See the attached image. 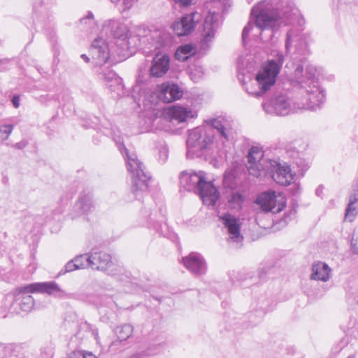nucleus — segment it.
Returning <instances> with one entry per match:
<instances>
[{
	"mask_svg": "<svg viewBox=\"0 0 358 358\" xmlns=\"http://www.w3.org/2000/svg\"><path fill=\"white\" fill-rule=\"evenodd\" d=\"M296 41V54L303 55L296 62L291 84L296 88L294 100H291L284 91H275L271 96L264 101L262 106L266 113L276 116H286L298 110H317L325 102V90L321 87L315 76L316 68L309 64L305 55L309 52L306 43L290 29L287 31L285 40L286 52H289L292 43Z\"/></svg>",
	"mask_w": 358,
	"mask_h": 358,
	"instance_id": "1",
	"label": "nucleus"
},
{
	"mask_svg": "<svg viewBox=\"0 0 358 358\" xmlns=\"http://www.w3.org/2000/svg\"><path fill=\"white\" fill-rule=\"evenodd\" d=\"M208 127H196L189 131L187 139V157L188 158H201L206 161L214 158L212 149L214 130L220 139L224 143L229 141L233 136L232 120L225 116H218L206 121Z\"/></svg>",
	"mask_w": 358,
	"mask_h": 358,
	"instance_id": "2",
	"label": "nucleus"
},
{
	"mask_svg": "<svg viewBox=\"0 0 358 358\" xmlns=\"http://www.w3.org/2000/svg\"><path fill=\"white\" fill-rule=\"evenodd\" d=\"M250 16L262 31L271 30V36L280 27L301 24L300 13L292 2L281 0H262L251 9Z\"/></svg>",
	"mask_w": 358,
	"mask_h": 358,
	"instance_id": "3",
	"label": "nucleus"
},
{
	"mask_svg": "<svg viewBox=\"0 0 358 358\" xmlns=\"http://www.w3.org/2000/svg\"><path fill=\"white\" fill-rule=\"evenodd\" d=\"M32 293L47 294L59 299L70 297V294L55 281L33 282L17 287L12 294L6 295V301L11 302L8 310L15 313H19L20 310L29 312L34 305V300L29 294Z\"/></svg>",
	"mask_w": 358,
	"mask_h": 358,
	"instance_id": "4",
	"label": "nucleus"
},
{
	"mask_svg": "<svg viewBox=\"0 0 358 358\" xmlns=\"http://www.w3.org/2000/svg\"><path fill=\"white\" fill-rule=\"evenodd\" d=\"M90 52L94 71L111 91L120 94L123 90L122 79L109 66H105L110 57L108 43L103 38H97L92 43Z\"/></svg>",
	"mask_w": 358,
	"mask_h": 358,
	"instance_id": "5",
	"label": "nucleus"
},
{
	"mask_svg": "<svg viewBox=\"0 0 358 358\" xmlns=\"http://www.w3.org/2000/svg\"><path fill=\"white\" fill-rule=\"evenodd\" d=\"M180 187L192 192L201 197L203 203L208 206H215L220 194L212 181H208L203 171H182L180 177Z\"/></svg>",
	"mask_w": 358,
	"mask_h": 358,
	"instance_id": "6",
	"label": "nucleus"
},
{
	"mask_svg": "<svg viewBox=\"0 0 358 358\" xmlns=\"http://www.w3.org/2000/svg\"><path fill=\"white\" fill-rule=\"evenodd\" d=\"M116 145L124 157L127 170L132 175L131 192L138 200H141L143 194L148 189L151 176L145 171V166L134 152H129L120 138L115 140Z\"/></svg>",
	"mask_w": 358,
	"mask_h": 358,
	"instance_id": "7",
	"label": "nucleus"
},
{
	"mask_svg": "<svg viewBox=\"0 0 358 358\" xmlns=\"http://www.w3.org/2000/svg\"><path fill=\"white\" fill-rule=\"evenodd\" d=\"M278 76V74L275 73L273 69L263 64L255 76L257 88L255 90L247 88L248 93L256 98L263 96L271 87L274 86Z\"/></svg>",
	"mask_w": 358,
	"mask_h": 358,
	"instance_id": "8",
	"label": "nucleus"
},
{
	"mask_svg": "<svg viewBox=\"0 0 358 358\" xmlns=\"http://www.w3.org/2000/svg\"><path fill=\"white\" fill-rule=\"evenodd\" d=\"M255 203L261 206L263 210L278 213L286 206V201L283 197L278 199L274 191L264 192L260 194Z\"/></svg>",
	"mask_w": 358,
	"mask_h": 358,
	"instance_id": "9",
	"label": "nucleus"
},
{
	"mask_svg": "<svg viewBox=\"0 0 358 358\" xmlns=\"http://www.w3.org/2000/svg\"><path fill=\"white\" fill-rule=\"evenodd\" d=\"M201 20V14L196 11H192L185 14L178 21H176L172 24V29L177 35L180 36H186L194 31L196 24Z\"/></svg>",
	"mask_w": 358,
	"mask_h": 358,
	"instance_id": "10",
	"label": "nucleus"
},
{
	"mask_svg": "<svg viewBox=\"0 0 358 358\" xmlns=\"http://www.w3.org/2000/svg\"><path fill=\"white\" fill-rule=\"evenodd\" d=\"M88 255V263L92 269L106 272L110 275L116 274L112 269H110L113 264L109 254L103 251L93 250Z\"/></svg>",
	"mask_w": 358,
	"mask_h": 358,
	"instance_id": "11",
	"label": "nucleus"
},
{
	"mask_svg": "<svg viewBox=\"0 0 358 358\" xmlns=\"http://www.w3.org/2000/svg\"><path fill=\"white\" fill-rule=\"evenodd\" d=\"M270 170L268 171L273 180L281 185H289L294 178L290 167L286 164L282 165L274 160H270Z\"/></svg>",
	"mask_w": 358,
	"mask_h": 358,
	"instance_id": "12",
	"label": "nucleus"
},
{
	"mask_svg": "<svg viewBox=\"0 0 358 358\" xmlns=\"http://www.w3.org/2000/svg\"><path fill=\"white\" fill-rule=\"evenodd\" d=\"M264 151L262 148L258 146H252L246 156L248 159V171L250 175L259 177L264 170L261 162L263 159Z\"/></svg>",
	"mask_w": 358,
	"mask_h": 358,
	"instance_id": "13",
	"label": "nucleus"
},
{
	"mask_svg": "<svg viewBox=\"0 0 358 358\" xmlns=\"http://www.w3.org/2000/svg\"><path fill=\"white\" fill-rule=\"evenodd\" d=\"M184 266L194 275L200 276L206 272V264L198 252H192L188 256L182 258Z\"/></svg>",
	"mask_w": 358,
	"mask_h": 358,
	"instance_id": "14",
	"label": "nucleus"
},
{
	"mask_svg": "<svg viewBox=\"0 0 358 358\" xmlns=\"http://www.w3.org/2000/svg\"><path fill=\"white\" fill-rule=\"evenodd\" d=\"M225 228L227 229L229 234V239L236 243H239L243 240L241 235V224L238 219L230 213H224L220 217Z\"/></svg>",
	"mask_w": 358,
	"mask_h": 358,
	"instance_id": "15",
	"label": "nucleus"
},
{
	"mask_svg": "<svg viewBox=\"0 0 358 358\" xmlns=\"http://www.w3.org/2000/svg\"><path fill=\"white\" fill-rule=\"evenodd\" d=\"M220 15L215 12L209 11L203 24V45H208L215 36V33L219 27Z\"/></svg>",
	"mask_w": 358,
	"mask_h": 358,
	"instance_id": "16",
	"label": "nucleus"
},
{
	"mask_svg": "<svg viewBox=\"0 0 358 358\" xmlns=\"http://www.w3.org/2000/svg\"><path fill=\"white\" fill-rule=\"evenodd\" d=\"M183 95V91L176 83H166L161 86L159 99L164 103H171L180 99Z\"/></svg>",
	"mask_w": 358,
	"mask_h": 358,
	"instance_id": "17",
	"label": "nucleus"
},
{
	"mask_svg": "<svg viewBox=\"0 0 358 358\" xmlns=\"http://www.w3.org/2000/svg\"><path fill=\"white\" fill-rule=\"evenodd\" d=\"M165 115L173 123L175 122H184L195 117L191 109L179 105H174L169 108L165 113Z\"/></svg>",
	"mask_w": 358,
	"mask_h": 358,
	"instance_id": "18",
	"label": "nucleus"
},
{
	"mask_svg": "<svg viewBox=\"0 0 358 358\" xmlns=\"http://www.w3.org/2000/svg\"><path fill=\"white\" fill-rule=\"evenodd\" d=\"M51 6L52 0H36L33 6L34 23L50 20Z\"/></svg>",
	"mask_w": 358,
	"mask_h": 358,
	"instance_id": "19",
	"label": "nucleus"
},
{
	"mask_svg": "<svg viewBox=\"0 0 358 358\" xmlns=\"http://www.w3.org/2000/svg\"><path fill=\"white\" fill-rule=\"evenodd\" d=\"M170 59L168 55H163L160 57L154 58L150 69L152 77L160 78L169 70Z\"/></svg>",
	"mask_w": 358,
	"mask_h": 358,
	"instance_id": "20",
	"label": "nucleus"
},
{
	"mask_svg": "<svg viewBox=\"0 0 358 358\" xmlns=\"http://www.w3.org/2000/svg\"><path fill=\"white\" fill-rule=\"evenodd\" d=\"M94 208L92 201V196L90 193H82L74 205L73 210L76 213V215L72 217L74 218L76 216H79L83 214L89 213Z\"/></svg>",
	"mask_w": 358,
	"mask_h": 358,
	"instance_id": "21",
	"label": "nucleus"
},
{
	"mask_svg": "<svg viewBox=\"0 0 358 358\" xmlns=\"http://www.w3.org/2000/svg\"><path fill=\"white\" fill-rule=\"evenodd\" d=\"M133 327L129 324H124L118 326L115 329V333L117 336V339L110 345L111 350H117V347L122 341H127L133 334Z\"/></svg>",
	"mask_w": 358,
	"mask_h": 358,
	"instance_id": "22",
	"label": "nucleus"
},
{
	"mask_svg": "<svg viewBox=\"0 0 358 358\" xmlns=\"http://www.w3.org/2000/svg\"><path fill=\"white\" fill-rule=\"evenodd\" d=\"M331 271L330 267L326 263H315L312 266L310 279L326 282L330 278Z\"/></svg>",
	"mask_w": 358,
	"mask_h": 358,
	"instance_id": "23",
	"label": "nucleus"
},
{
	"mask_svg": "<svg viewBox=\"0 0 358 358\" xmlns=\"http://www.w3.org/2000/svg\"><path fill=\"white\" fill-rule=\"evenodd\" d=\"M22 350V347L17 343L5 344L0 342V352L2 358H13L18 357Z\"/></svg>",
	"mask_w": 358,
	"mask_h": 358,
	"instance_id": "24",
	"label": "nucleus"
},
{
	"mask_svg": "<svg viewBox=\"0 0 358 358\" xmlns=\"http://www.w3.org/2000/svg\"><path fill=\"white\" fill-rule=\"evenodd\" d=\"M271 56L272 59H268L264 64L273 69L275 73L279 74L285 60L284 54L282 51L273 50Z\"/></svg>",
	"mask_w": 358,
	"mask_h": 358,
	"instance_id": "25",
	"label": "nucleus"
},
{
	"mask_svg": "<svg viewBox=\"0 0 358 358\" xmlns=\"http://www.w3.org/2000/svg\"><path fill=\"white\" fill-rule=\"evenodd\" d=\"M245 201V196L238 191H233L228 196V207L234 210L239 211Z\"/></svg>",
	"mask_w": 358,
	"mask_h": 358,
	"instance_id": "26",
	"label": "nucleus"
},
{
	"mask_svg": "<svg viewBox=\"0 0 358 358\" xmlns=\"http://www.w3.org/2000/svg\"><path fill=\"white\" fill-rule=\"evenodd\" d=\"M259 309L256 310V312H250L248 313V317L249 319L248 322L250 325L255 326L257 323H259L265 313L270 310V308L267 305H264V303L259 302ZM247 327L249 324H246Z\"/></svg>",
	"mask_w": 358,
	"mask_h": 358,
	"instance_id": "27",
	"label": "nucleus"
},
{
	"mask_svg": "<svg viewBox=\"0 0 358 358\" xmlns=\"http://www.w3.org/2000/svg\"><path fill=\"white\" fill-rule=\"evenodd\" d=\"M255 62L253 57L250 56L240 57L238 61V69L240 74L244 75L254 70Z\"/></svg>",
	"mask_w": 358,
	"mask_h": 358,
	"instance_id": "28",
	"label": "nucleus"
},
{
	"mask_svg": "<svg viewBox=\"0 0 358 358\" xmlns=\"http://www.w3.org/2000/svg\"><path fill=\"white\" fill-rule=\"evenodd\" d=\"M110 26L111 34L114 38L122 40L127 38V30L124 25L113 20L110 22Z\"/></svg>",
	"mask_w": 358,
	"mask_h": 358,
	"instance_id": "29",
	"label": "nucleus"
},
{
	"mask_svg": "<svg viewBox=\"0 0 358 358\" xmlns=\"http://www.w3.org/2000/svg\"><path fill=\"white\" fill-rule=\"evenodd\" d=\"M162 348L161 344L148 348L146 350L136 352L126 358H145L159 353Z\"/></svg>",
	"mask_w": 358,
	"mask_h": 358,
	"instance_id": "30",
	"label": "nucleus"
},
{
	"mask_svg": "<svg viewBox=\"0 0 358 358\" xmlns=\"http://www.w3.org/2000/svg\"><path fill=\"white\" fill-rule=\"evenodd\" d=\"M194 50L192 45L186 44L180 46L176 53V57L182 61H185L188 59L189 55H190Z\"/></svg>",
	"mask_w": 358,
	"mask_h": 358,
	"instance_id": "31",
	"label": "nucleus"
},
{
	"mask_svg": "<svg viewBox=\"0 0 358 358\" xmlns=\"http://www.w3.org/2000/svg\"><path fill=\"white\" fill-rule=\"evenodd\" d=\"M152 215H150L149 218V224L150 227H153V229L156 231L159 236H166V229H168L166 223H163L162 221L159 222H154L152 218L151 217Z\"/></svg>",
	"mask_w": 358,
	"mask_h": 358,
	"instance_id": "32",
	"label": "nucleus"
},
{
	"mask_svg": "<svg viewBox=\"0 0 358 358\" xmlns=\"http://www.w3.org/2000/svg\"><path fill=\"white\" fill-rule=\"evenodd\" d=\"M156 37L157 38V45L155 47L156 49L169 46L172 41L171 35L167 33H159Z\"/></svg>",
	"mask_w": 358,
	"mask_h": 358,
	"instance_id": "33",
	"label": "nucleus"
},
{
	"mask_svg": "<svg viewBox=\"0 0 358 358\" xmlns=\"http://www.w3.org/2000/svg\"><path fill=\"white\" fill-rule=\"evenodd\" d=\"M88 254L78 255L75 258H73L75 263H76V266H78V269L90 266V264L88 263Z\"/></svg>",
	"mask_w": 358,
	"mask_h": 358,
	"instance_id": "34",
	"label": "nucleus"
},
{
	"mask_svg": "<svg viewBox=\"0 0 358 358\" xmlns=\"http://www.w3.org/2000/svg\"><path fill=\"white\" fill-rule=\"evenodd\" d=\"M159 162L164 164L166 162L169 157V149L166 144L163 143L159 146Z\"/></svg>",
	"mask_w": 358,
	"mask_h": 358,
	"instance_id": "35",
	"label": "nucleus"
},
{
	"mask_svg": "<svg viewBox=\"0 0 358 358\" xmlns=\"http://www.w3.org/2000/svg\"><path fill=\"white\" fill-rule=\"evenodd\" d=\"M235 176L232 172H225L223 176V184L225 187L233 188L234 183Z\"/></svg>",
	"mask_w": 358,
	"mask_h": 358,
	"instance_id": "36",
	"label": "nucleus"
},
{
	"mask_svg": "<svg viewBox=\"0 0 358 358\" xmlns=\"http://www.w3.org/2000/svg\"><path fill=\"white\" fill-rule=\"evenodd\" d=\"M77 269H78V266H76V263H75V261L73 259L66 264L64 267L60 270L58 275H64L66 273L72 272Z\"/></svg>",
	"mask_w": 358,
	"mask_h": 358,
	"instance_id": "37",
	"label": "nucleus"
},
{
	"mask_svg": "<svg viewBox=\"0 0 358 358\" xmlns=\"http://www.w3.org/2000/svg\"><path fill=\"white\" fill-rule=\"evenodd\" d=\"M69 358H97L92 353H84L81 351H74L69 357Z\"/></svg>",
	"mask_w": 358,
	"mask_h": 358,
	"instance_id": "38",
	"label": "nucleus"
},
{
	"mask_svg": "<svg viewBox=\"0 0 358 358\" xmlns=\"http://www.w3.org/2000/svg\"><path fill=\"white\" fill-rule=\"evenodd\" d=\"M253 24L250 22H249L243 28L242 31V41L243 44L246 43L247 38L249 35V33L250 31L253 29Z\"/></svg>",
	"mask_w": 358,
	"mask_h": 358,
	"instance_id": "39",
	"label": "nucleus"
},
{
	"mask_svg": "<svg viewBox=\"0 0 358 358\" xmlns=\"http://www.w3.org/2000/svg\"><path fill=\"white\" fill-rule=\"evenodd\" d=\"M273 270L272 267H262L259 271V278L262 281H264L266 280V275L270 274L271 271Z\"/></svg>",
	"mask_w": 358,
	"mask_h": 358,
	"instance_id": "40",
	"label": "nucleus"
},
{
	"mask_svg": "<svg viewBox=\"0 0 358 358\" xmlns=\"http://www.w3.org/2000/svg\"><path fill=\"white\" fill-rule=\"evenodd\" d=\"M13 129V124H5L0 127V133L1 134H6L5 139H7Z\"/></svg>",
	"mask_w": 358,
	"mask_h": 358,
	"instance_id": "41",
	"label": "nucleus"
},
{
	"mask_svg": "<svg viewBox=\"0 0 358 358\" xmlns=\"http://www.w3.org/2000/svg\"><path fill=\"white\" fill-rule=\"evenodd\" d=\"M295 164L298 167L300 168V170L302 172H304L305 171H306L308 169V164L304 160H303L301 159H296L295 162Z\"/></svg>",
	"mask_w": 358,
	"mask_h": 358,
	"instance_id": "42",
	"label": "nucleus"
},
{
	"mask_svg": "<svg viewBox=\"0 0 358 358\" xmlns=\"http://www.w3.org/2000/svg\"><path fill=\"white\" fill-rule=\"evenodd\" d=\"M352 250L354 253L358 254V238L352 240Z\"/></svg>",
	"mask_w": 358,
	"mask_h": 358,
	"instance_id": "43",
	"label": "nucleus"
},
{
	"mask_svg": "<svg viewBox=\"0 0 358 358\" xmlns=\"http://www.w3.org/2000/svg\"><path fill=\"white\" fill-rule=\"evenodd\" d=\"M11 102L15 108H18L20 106V96L14 95L11 99Z\"/></svg>",
	"mask_w": 358,
	"mask_h": 358,
	"instance_id": "44",
	"label": "nucleus"
},
{
	"mask_svg": "<svg viewBox=\"0 0 358 358\" xmlns=\"http://www.w3.org/2000/svg\"><path fill=\"white\" fill-rule=\"evenodd\" d=\"M27 145V142L25 141H21L20 142L16 143L14 147L17 149H23Z\"/></svg>",
	"mask_w": 358,
	"mask_h": 358,
	"instance_id": "45",
	"label": "nucleus"
},
{
	"mask_svg": "<svg viewBox=\"0 0 358 358\" xmlns=\"http://www.w3.org/2000/svg\"><path fill=\"white\" fill-rule=\"evenodd\" d=\"M175 3H180L183 6H188L192 3V0H173Z\"/></svg>",
	"mask_w": 358,
	"mask_h": 358,
	"instance_id": "46",
	"label": "nucleus"
},
{
	"mask_svg": "<svg viewBox=\"0 0 358 358\" xmlns=\"http://www.w3.org/2000/svg\"><path fill=\"white\" fill-rule=\"evenodd\" d=\"M9 62L8 59H0V71L6 70L4 66Z\"/></svg>",
	"mask_w": 358,
	"mask_h": 358,
	"instance_id": "47",
	"label": "nucleus"
},
{
	"mask_svg": "<svg viewBox=\"0 0 358 358\" xmlns=\"http://www.w3.org/2000/svg\"><path fill=\"white\" fill-rule=\"evenodd\" d=\"M323 189L324 187L322 185H319L317 188L315 189V194L319 197H322L323 194Z\"/></svg>",
	"mask_w": 358,
	"mask_h": 358,
	"instance_id": "48",
	"label": "nucleus"
},
{
	"mask_svg": "<svg viewBox=\"0 0 358 358\" xmlns=\"http://www.w3.org/2000/svg\"><path fill=\"white\" fill-rule=\"evenodd\" d=\"M124 6V9H129L132 6V0H121Z\"/></svg>",
	"mask_w": 358,
	"mask_h": 358,
	"instance_id": "49",
	"label": "nucleus"
},
{
	"mask_svg": "<svg viewBox=\"0 0 358 358\" xmlns=\"http://www.w3.org/2000/svg\"><path fill=\"white\" fill-rule=\"evenodd\" d=\"M48 38L51 41H54L55 37V33L53 31H50L48 34H47Z\"/></svg>",
	"mask_w": 358,
	"mask_h": 358,
	"instance_id": "50",
	"label": "nucleus"
},
{
	"mask_svg": "<svg viewBox=\"0 0 358 358\" xmlns=\"http://www.w3.org/2000/svg\"><path fill=\"white\" fill-rule=\"evenodd\" d=\"M80 57L87 63L90 61V58L85 54L81 55Z\"/></svg>",
	"mask_w": 358,
	"mask_h": 358,
	"instance_id": "51",
	"label": "nucleus"
},
{
	"mask_svg": "<svg viewBox=\"0 0 358 358\" xmlns=\"http://www.w3.org/2000/svg\"><path fill=\"white\" fill-rule=\"evenodd\" d=\"M91 18H93V14L91 12H89V13L87 14V17L86 18H83L80 20V22H83L84 20H85L86 19H91Z\"/></svg>",
	"mask_w": 358,
	"mask_h": 358,
	"instance_id": "52",
	"label": "nucleus"
},
{
	"mask_svg": "<svg viewBox=\"0 0 358 358\" xmlns=\"http://www.w3.org/2000/svg\"><path fill=\"white\" fill-rule=\"evenodd\" d=\"M299 187L296 185H295V191L294 192V194H297L299 192Z\"/></svg>",
	"mask_w": 358,
	"mask_h": 358,
	"instance_id": "53",
	"label": "nucleus"
},
{
	"mask_svg": "<svg viewBox=\"0 0 358 358\" xmlns=\"http://www.w3.org/2000/svg\"><path fill=\"white\" fill-rule=\"evenodd\" d=\"M113 3H118L119 2L121 1V0H110Z\"/></svg>",
	"mask_w": 358,
	"mask_h": 358,
	"instance_id": "54",
	"label": "nucleus"
},
{
	"mask_svg": "<svg viewBox=\"0 0 358 358\" xmlns=\"http://www.w3.org/2000/svg\"><path fill=\"white\" fill-rule=\"evenodd\" d=\"M347 358H356V357L354 355H350Z\"/></svg>",
	"mask_w": 358,
	"mask_h": 358,
	"instance_id": "55",
	"label": "nucleus"
},
{
	"mask_svg": "<svg viewBox=\"0 0 358 358\" xmlns=\"http://www.w3.org/2000/svg\"><path fill=\"white\" fill-rule=\"evenodd\" d=\"M110 269H111V267L110 268ZM112 270L113 271L114 273H115L116 274L115 275H116L117 274V273L116 272L117 271V269H113L112 268Z\"/></svg>",
	"mask_w": 358,
	"mask_h": 358,
	"instance_id": "56",
	"label": "nucleus"
},
{
	"mask_svg": "<svg viewBox=\"0 0 358 358\" xmlns=\"http://www.w3.org/2000/svg\"><path fill=\"white\" fill-rule=\"evenodd\" d=\"M227 5H228V6H231V3H230L229 2V3H226V4H225V6H225V8L227 7Z\"/></svg>",
	"mask_w": 358,
	"mask_h": 358,
	"instance_id": "57",
	"label": "nucleus"
},
{
	"mask_svg": "<svg viewBox=\"0 0 358 358\" xmlns=\"http://www.w3.org/2000/svg\"><path fill=\"white\" fill-rule=\"evenodd\" d=\"M253 0H247L248 3H250Z\"/></svg>",
	"mask_w": 358,
	"mask_h": 358,
	"instance_id": "58",
	"label": "nucleus"
},
{
	"mask_svg": "<svg viewBox=\"0 0 358 358\" xmlns=\"http://www.w3.org/2000/svg\"><path fill=\"white\" fill-rule=\"evenodd\" d=\"M221 1H223L224 0H220Z\"/></svg>",
	"mask_w": 358,
	"mask_h": 358,
	"instance_id": "59",
	"label": "nucleus"
},
{
	"mask_svg": "<svg viewBox=\"0 0 358 358\" xmlns=\"http://www.w3.org/2000/svg\"><path fill=\"white\" fill-rule=\"evenodd\" d=\"M357 304H358V301H357Z\"/></svg>",
	"mask_w": 358,
	"mask_h": 358,
	"instance_id": "60",
	"label": "nucleus"
}]
</instances>
